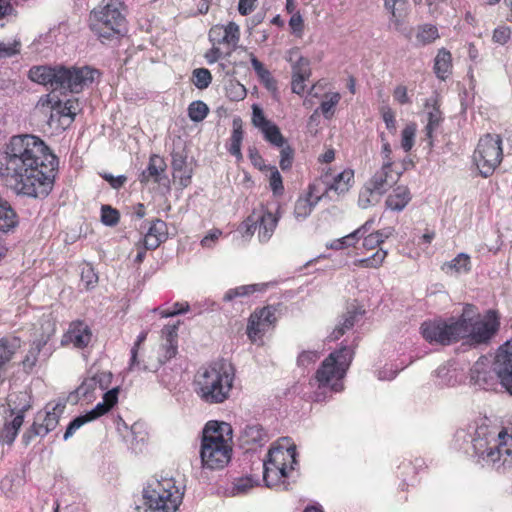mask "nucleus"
I'll list each match as a JSON object with an SVG mask.
<instances>
[{
	"instance_id": "nucleus-55",
	"label": "nucleus",
	"mask_w": 512,
	"mask_h": 512,
	"mask_svg": "<svg viewBox=\"0 0 512 512\" xmlns=\"http://www.w3.org/2000/svg\"><path fill=\"white\" fill-rule=\"evenodd\" d=\"M21 43L20 41H14L13 43L0 42V60L10 58L20 53Z\"/></svg>"
},
{
	"instance_id": "nucleus-64",
	"label": "nucleus",
	"mask_w": 512,
	"mask_h": 512,
	"mask_svg": "<svg viewBox=\"0 0 512 512\" xmlns=\"http://www.w3.org/2000/svg\"><path fill=\"white\" fill-rule=\"evenodd\" d=\"M111 410L109 405L105 402L98 403L92 410L88 411L85 415L89 418V421L96 420L102 415H105Z\"/></svg>"
},
{
	"instance_id": "nucleus-7",
	"label": "nucleus",
	"mask_w": 512,
	"mask_h": 512,
	"mask_svg": "<svg viewBox=\"0 0 512 512\" xmlns=\"http://www.w3.org/2000/svg\"><path fill=\"white\" fill-rule=\"evenodd\" d=\"M142 493L143 505H137L136 512H176L183 499L172 478H152Z\"/></svg>"
},
{
	"instance_id": "nucleus-59",
	"label": "nucleus",
	"mask_w": 512,
	"mask_h": 512,
	"mask_svg": "<svg viewBox=\"0 0 512 512\" xmlns=\"http://www.w3.org/2000/svg\"><path fill=\"white\" fill-rule=\"evenodd\" d=\"M209 40L212 45H221L224 43V25L217 24L209 31Z\"/></svg>"
},
{
	"instance_id": "nucleus-49",
	"label": "nucleus",
	"mask_w": 512,
	"mask_h": 512,
	"mask_svg": "<svg viewBox=\"0 0 512 512\" xmlns=\"http://www.w3.org/2000/svg\"><path fill=\"white\" fill-rule=\"evenodd\" d=\"M147 233L165 241L167 239V224L161 219H154L151 222Z\"/></svg>"
},
{
	"instance_id": "nucleus-52",
	"label": "nucleus",
	"mask_w": 512,
	"mask_h": 512,
	"mask_svg": "<svg viewBox=\"0 0 512 512\" xmlns=\"http://www.w3.org/2000/svg\"><path fill=\"white\" fill-rule=\"evenodd\" d=\"M280 168L285 171L291 168L293 157H294V150L290 145L284 144L283 147H280Z\"/></svg>"
},
{
	"instance_id": "nucleus-47",
	"label": "nucleus",
	"mask_w": 512,
	"mask_h": 512,
	"mask_svg": "<svg viewBox=\"0 0 512 512\" xmlns=\"http://www.w3.org/2000/svg\"><path fill=\"white\" fill-rule=\"evenodd\" d=\"M386 255H387V252L380 249L376 253H374L371 257L360 259L358 261V264L361 267H365V268H377L383 263Z\"/></svg>"
},
{
	"instance_id": "nucleus-25",
	"label": "nucleus",
	"mask_w": 512,
	"mask_h": 512,
	"mask_svg": "<svg viewBox=\"0 0 512 512\" xmlns=\"http://www.w3.org/2000/svg\"><path fill=\"white\" fill-rule=\"evenodd\" d=\"M66 336L75 347L84 348L90 343L92 334L87 325L79 322L69 329Z\"/></svg>"
},
{
	"instance_id": "nucleus-5",
	"label": "nucleus",
	"mask_w": 512,
	"mask_h": 512,
	"mask_svg": "<svg viewBox=\"0 0 512 512\" xmlns=\"http://www.w3.org/2000/svg\"><path fill=\"white\" fill-rule=\"evenodd\" d=\"M298 465L295 444L289 437H282L271 446L267 459L263 461V481L268 488L283 487L288 490L285 479L289 471L296 469Z\"/></svg>"
},
{
	"instance_id": "nucleus-2",
	"label": "nucleus",
	"mask_w": 512,
	"mask_h": 512,
	"mask_svg": "<svg viewBox=\"0 0 512 512\" xmlns=\"http://www.w3.org/2000/svg\"><path fill=\"white\" fill-rule=\"evenodd\" d=\"M472 312V305H467L457 318L424 321L420 332L427 342L442 346L451 345L460 339H466L470 345L486 344L498 331L499 322L491 317L475 319Z\"/></svg>"
},
{
	"instance_id": "nucleus-43",
	"label": "nucleus",
	"mask_w": 512,
	"mask_h": 512,
	"mask_svg": "<svg viewBox=\"0 0 512 512\" xmlns=\"http://www.w3.org/2000/svg\"><path fill=\"white\" fill-rule=\"evenodd\" d=\"M448 269L454 270L457 273H466L470 271V257L465 253H460L453 260L446 264Z\"/></svg>"
},
{
	"instance_id": "nucleus-62",
	"label": "nucleus",
	"mask_w": 512,
	"mask_h": 512,
	"mask_svg": "<svg viewBox=\"0 0 512 512\" xmlns=\"http://www.w3.org/2000/svg\"><path fill=\"white\" fill-rule=\"evenodd\" d=\"M173 177L174 179H179V184L181 187H187L191 182L192 168L183 167L181 171L173 172Z\"/></svg>"
},
{
	"instance_id": "nucleus-63",
	"label": "nucleus",
	"mask_w": 512,
	"mask_h": 512,
	"mask_svg": "<svg viewBox=\"0 0 512 512\" xmlns=\"http://www.w3.org/2000/svg\"><path fill=\"white\" fill-rule=\"evenodd\" d=\"M188 310H189V304L187 302L186 303L176 302V303L173 304V308L172 309L162 310L160 312V314H161L162 317L167 318V317H172V316H175V315H178V314L185 313Z\"/></svg>"
},
{
	"instance_id": "nucleus-60",
	"label": "nucleus",
	"mask_w": 512,
	"mask_h": 512,
	"mask_svg": "<svg viewBox=\"0 0 512 512\" xmlns=\"http://www.w3.org/2000/svg\"><path fill=\"white\" fill-rule=\"evenodd\" d=\"M240 38L239 26L234 22H229L226 25V44L235 45Z\"/></svg>"
},
{
	"instance_id": "nucleus-32",
	"label": "nucleus",
	"mask_w": 512,
	"mask_h": 512,
	"mask_svg": "<svg viewBox=\"0 0 512 512\" xmlns=\"http://www.w3.org/2000/svg\"><path fill=\"white\" fill-rule=\"evenodd\" d=\"M242 139H243L242 120L240 118H235L233 120V133H232V137H231L232 142H231L229 151L237 159L242 158V153H241Z\"/></svg>"
},
{
	"instance_id": "nucleus-16",
	"label": "nucleus",
	"mask_w": 512,
	"mask_h": 512,
	"mask_svg": "<svg viewBox=\"0 0 512 512\" xmlns=\"http://www.w3.org/2000/svg\"><path fill=\"white\" fill-rule=\"evenodd\" d=\"M401 173L393 172L392 162L384 161L380 170L375 172L372 178L367 182L369 187L374 191L380 192L384 195L393 185H395Z\"/></svg>"
},
{
	"instance_id": "nucleus-46",
	"label": "nucleus",
	"mask_w": 512,
	"mask_h": 512,
	"mask_svg": "<svg viewBox=\"0 0 512 512\" xmlns=\"http://www.w3.org/2000/svg\"><path fill=\"white\" fill-rule=\"evenodd\" d=\"M147 335H148L147 331H142L138 335L135 343L133 344V346L131 348V357H130V363H129V370H132L135 367H138L139 369L142 368V366H140V362L138 360V350H139L141 344L146 340Z\"/></svg>"
},
{
	"instance_id": "nucleus-12",
	"label": "nucleus",
	"mask_w": 512,
	"mask_h": 512,
	"mask_svg": "<svg viewBox=\"0 0 512 512\" xmlns=\"http://www.w3.org/2000/svg\"><path fill=\"white\" fill-rule=\"evenodd\" d=\"M276 309L272 306H266L256 309L249 317L247 324L248 338L253 342H261L266 332L274 328L277 318Z\"/></svg>"
},
{
	"instance_id": "nucleus-28",
	"label": "nucleus",
	"mask_w": 512,
	"mask_h": 512,
	"mask_svg": "<svg viewBox=\"0 0 512 512\" xmlns=\"http://www.w3.org/2000/svg\"><path fill=\"white\" fill-rule=\"evenodd\" d=\"M20 346L21 341L17 337L0 339V370L13 358Z\"/></svg>"
},
{
	"instance_id": "nucleus-38",
	"label": "nucleus",
	"mask_w": 512,
	"mask_h": 512,
	"mask_svg": "<svg viewBox=\"0 0 512 512\" xmlns=\"http://www.w3.org/2000/svg\"><path fill=\"white\" fill-rule=\"evenodd\" d=\"M261 132L263 133L264 138L272 145L283 147V145L286 144V139L281 134L280 129L272 122L263 128Z\"/></svg>"
},
{
	"instance_id": "nucleus-8",
	"label": "nucleus",
	"mask_w": 512,
	"mask_h": 512,
	"mask_svg": "<svg viewBox=\"0 0 512 512\" xmlns=\"http://www.w3.org/2000/svg\"><path fill=\"white\" fill-rule=\"evenodd\" d=\"M224 422L208 421L202 429L200 460L203 470H222L224 468Z\"/></svg>"
},
{
	"instance_id": "nucleus-30",
	"label": "nucleus",
	"mask_w": 512,
	"mask_h": 512,
	"mask_svg": "<svg viewBox=\"0 0 512 512\" xmlns=\"http://www.w3.org/2000/svg\"><path fill=\"white\" fill-rule=\"evenodd\" d=\"M451 60L452 56L448 50L442 48L438 51L434 64V71L437 77L442 80L447 78L451 72Z\"/></svg>"
},
{
	"instance_id": "nucleus-18",
	"label": "nucleus",
	"mask_w": 512,
	"mask_h": 512,
	"mask_svg": "<svg viewBox=\"0 0 512 512\" xmlns=\"http://www.w3.org/2000/svg\"><path fill=\"white\" fill-rule=\"evenodd\" d=\"M29 408V404H25L19 409L17 407L11 408V415L15 414V417L11 421H6L2 429H0L1 444L11 445L14 442L23 424L24 414Z\"/></svg>"
},
{
	"instance_id": "nucleus-26",
	"label": "nucleus",
	"mask_w": 512,
	"mask_h": 512,
	"mask_svg": "<svg viewBox=\"0 0 512 512\" xmlns=\"http://www.w3.org/2000/svg\"><path fill=\"white\" fill-rule=\"evenodd\" d=\"M287 61L291 63L292 76L294 77H307L311 76L310 61L299 55L298 50L289 51Z\"/></svg>"
},
{
	"instance_id": "nucleus-24",
	"label": "nucleus",
	"mask_w": 512,
	"mask_h": 512,
	"mask_svg": "<svg viewBox=\"0 0 512 512\" xmlns=\"http://www.w3.org/2000/svg\"><path fill=\"white\" fill-rule=\"evenodd\" d=\"M363 313L364 311L357 307H353L351 310H348L343 314L342 321L335 327L333 332L330 334L329 339L331 341H335L343 336L347 330L351 329L355 325L358 316Z\"/></svg>"
},
{
	"instance_id": "nucleus-20",
	"label": "nucleus",
	"mask_w": 512,
	"mask_h": 512,
	"mask_svg": "<svg viewBox=\"0 0 512 512\" xmlns=\"http://www.w3.org/2000/svg\"><path fill=\"white\" fill-rule=\"evenodd\" d=\"M354 182V172L353 170L347 169L343 172L339 173L336 177H334L332 183L328 184L325 188V191L322 193L323 197L328 196L330 199L331 192L336 193L338 196L346 193L352 183Z\"/></svg>"
},
{
	"instance_id": "nucleus-42",
	"label": "nucleus",
	"mask_w": 512,
	"mask_h": 512,
	"mask_svg": "<svg viewBox=\"0 0 512 512\" xmlns=\"http://www.w3.org/2000/svg\"><path fill=\"white\" fill-rule=\"evenodd\" d=\"M264 288H265L264 284H251V285H244V286L236 287V288L230 289L228 292H226V300H232L235 297H239V296H247L256 291H262V290H264Z\"/></svg>"
},
{
	"instance_id": "nucleus-15",
	"label": "nucleus",
	"mask_w": 512,
	"mask_h": 512,
	"mask_svg": "<svg viewBox=\"0 0 512 512\" xmlns=\"http://www.w3.org/2000/svg\"><path fill=\"white\" fill-rule=\"evenodd\" d=\"M50 334L47 336H41V338L35 340L27 355L22 361L23 370L27 373L31 372L35 367L39 356L42 360L46 361L53 353V347L49 344Z\"/></svg>"
},
{
	"instance_id": "nucleus-14",
	"label": "nucleus",
	"mask_w": 512,
	"mask_h": 512,
	"mask_svg": "<svg viewBox=\"0 0 512 512\" xmlns=\"http://www.w3.org/2000/svg\"><path fill=\"white\" fill-rule=\"evenodd\" d=\"M493 369L501 387L512 395V351L508 350L507 343L498 349Z\"/></svg>"
},
{
	"instance_id": "nucleus-1",
	"label": "nucleus",
	"mask_w": 512,
	"mask_h": 512,
	"mask_svg": "<svg viewBox=\"0 0 512 512\" xmlns=\"http://www.w3.org/2000/svg\"><path fill=\"white\" fill-rule=\"evenodd\" d=\"M58 158L39 137H11L0 153V178L17 195L45 198L53 189Z\"/></svg>"
},
{
	"instance_id": "nucleus-51",
	"label": "nucleus",
	"mask_w": 512,
	"mask_h": 512,
	"mask_svg": "<svg viewBox=\"0 0 512 512\" xmlns=\"http://www.w3.org/2000/svg\"><path fill=\"white\" fill-rule=\"evenodd\" d=\"M172 162L171 166L173 169V172L175 171H181L183 167H189L187 163V155L184 151V149H173L171 152Z\"/></svg>"
},
{
	"instance_id": "nucleus-61",
	"label": "nucleus",
	"mask_w": 512,
	"mask_h": 512,
	"mask_svg": "<svg viewBox=\"0 0 512 512\" xmlns=\"http://www.w3.org/2000/svg\"><path fill=\"white\" fill-rule=\"evenodd\" d=\"M511 37V29L509 27H498L493 32V41L500 45L506 44Z\"/></svg>"
},
{
	"instance_id": "nucleus-37",
	"label": "nucleus",
	"mask_w": 512,
	"mask_h": 512,
	"mask_svg": "<svg viewBox=\"0 0 512 512\" xmlns=\"http://www.w3.org/2000/svg\"><path fill=\"white\" fill-rule=\"evenodd\" d=\"M95 381L94 376L85 378L81 385L69 395V400L77 403L79 397H88L97 387Z\"/></svg>"
},
{
	"instance_id": "nucleus-3",
	"label": "nucleus",
	"mask_w": 512,
	"mask_h": 512,
	"mask_svg": "<svg viewBox=\"0 0 512 512\" xmlns=\"http://www.w3.org/2000/svg\"><path fill=\"white\" fill-rule=\"evenodd\" d=\"M488 422L484 418L477 424L471 438V456L481 466L499 470L512 463V435Z\"/></svg>"
},
{
	"instance_id": "nucleus-19",
	"label": "nucleus",
	"mask_w": 512,
	"mask_h": 512,
	"mask_svg": "<svg viewBox=\"0 0 512 512\" xmlns=\"http://www.w3.org/2000/svg\"><path fill=\"white\" fill-rule=\"evenodd\" d=\"M317 193L316 185H310L308 192L297 199L293 213L298 221L306 219L311 214L313 208L323 198L322 194L319 195Z\"/></svg>"
},
{
	"instance_id": "nucleus-23",
	"label": "nucleus",
	"mask_w": 512,
	"mask_h": 512,
	"mask_svg": "<svg viewBox=\"0 0 512 512\" xmlns=\"http://www.w3.org/2000/svg\"><path fill=\"white\" fill-rule=\"evenodd\" d=\"M48 104H51L50 108L52 109V112L50 114V118L48 123L51 125L54 121V118L57 117L58 120L61 117H69L70 122H72L76 116V109L78 107V101L77 100H67L63 105L60 100L55 101L52 103L50 100H48Z\"/></svg>"
},
{
	"instance_id": "nucleus-45",
	"label": "nucleus",
	"mask_w": 512,
	"mask_h": 512,
	"mask_svg": "<svg viewBox=\"0 0 512 512\" xmlns=\"http://www.w3.org/2000/svg\"><path fill=\"white\" fill-rule=\"evenodd\" d=\"M120 220V213L117 209L110 205H102L101 207V221L104 225L113 227L118 224Z\"/></svg>"
},
{
	"instance_id": "nucleus-29",
	"label": "nucleus",
	"mask_w": 512,
	"mask_h": 512,
	"mask_svg": "<svg viewBox=\"0 0 512 512\" xmlns=\"http://www.w3.org/2000/svg\"><path fill=\"white\" fill-rule=\"evenodd\" d=\"M251 65L259 78L260 82L269 91H276L277 82L271 72L254 55L251 56Z\"/></svg>"
},
{
	"instance_id": "nucleus-10",
	"label": "nucleus",
	"mask_w": 512,
	"mask_h": 512,
	"mask_svg": "<svg viewBox=\"0 0 512 512\" xmlns=\"http://www.w3.org/2000/svg\"><path fill=\"white\" fill-rule=\"evenodd\" d=\"M222 367L223 365L219 364V368L215 366L201 368L195 375L194 391L207 403H222L224 401Z\"/></svg>"
},
{
	"instance_id": "nucleus-54",
	"label": "nucleus",
	"mask_w": 512,
	"mask_h": 512,
	"mask_svg": "<svg viewBox=\"0 0 512 512\" xmlns=\"http://www.w3.org/2000/svg\"><path fill=\"white\" fill-rule=\"evenodd\" d=\"M88 422H90L89 418H87L85 414L79 415L76 418H74L67 426L63 439L65 441L68 440L80 427H82L84 424Z\"/></svg>"
},
{
	"instance_id": "nucleus-39",
	"label": "nucleus",
	"mask_w": 512,
	"mask_h": 512,
	"mask_svg": "<svg viewBox=\"0 0 512 512\" xmlns=\"http://www.w3.org/2000/svg\"><path fill=\"white\" fill-rule=\"evenodd\" d=\"M192 83L200 90L208 88L212 81V75L206 68H196L192 71Z\"/></svg>"
},
{
	"instance_id": "nucleus-31",
	"label": "nucleus",
	"mask_w": 512,
	"mask_h": 512,
	"mask_svg": "<svg viewBox=\"0 0 512 512\" xmlns=\"http://www.w3.org/2000/svg\"><path fill=\"white\" fill-rule=\"evenodd\" d=\"M259 485V480L251 476L236 478L229 492L230 496H240L247 494L252 488Z\"/></svg>"
},
{
	"instance_id": "nucleus-53",
	"label": "nucleus",
	"mask_w": 512,
	"mask_h": 512,
	"mask_svg": "<svg viewBox=\"0 0 512 512\" xmlns=\"http://www.w3.org/2000/svg\"><path fill=\"white\" fill-rule=\"evenodd\" d=\"M415 132L416 128L414 125H407L402 130L401 146L404 149V151L408 152L412 149L414 145Z\"/></svg>"
},
{
	"instance_id": "nucleus-13",
	"label": "nucleus",
	"mask_w": 512,
	"mask_h": 512,
	"mask_svg": "<svg viewBox=\"0 0 512 512\" xmlns=\"http://www.w3.org/2000/svg\"><path fill=\"white\" fill-rule=\"evenodd\" d=\"M178 325H165L162 329V337L164 342L160 347V355L158 357L157 364L150 367L147 365L142 366L143 371L156 372L159 367L165 364L167 361L174 358L178 352Z\"/></svg>"
},
{
	"instance_id": "nucleus-50",
	"label": "nucleus",
	"mask_w": 512,
	"mask_h": 512,
	"mask_svg": "<svg viewBox=\"0 0 512 512\" xmlns=\"http://www.w3.org/2000/svg\"><path fill=\"white\" fill-rule=\"evenodd\" d=\"M81 281L86 289H92L98 282V275L91 265H86L81 271Z\"/></svg>"
},
{
	"instance_id": "nucleus-58",
	"label": "nucleus",
	"mask_w": 512,
	"mask_h": 512,
	"mask_svg": "<svg viewBox=\"0 0 512 512\" xmlns=\"http://www.w3.org/2000/svg\"><path fill=\"white\" fill-rule=\"evenodd\" d=\"M339 100L340 95L338 93H333L329 100L321 103L320 109L325 118L329 119L333 115V108L338 104Z\"/></svg>"
},
{
	"instance_id": "nucleus-36",
	"label": "nucleus",
	"mask_w": 512,
	"mask_h": 512,
	"mask_svg": "<svg viewBox=\"0 0 512 512\" xmlns=\"http://www.w3.org/2000/svg\"><path fill=\"white\" fill-rule=\"evenodd\" d=\"M439 38L438 29L432 24H423L418 27L416 39L421 45H427Z\"/></svg>"
},
{
	"instance_id": "nucleus-21",
	"label": "nucleus",
	"mask_w": 512,
	"mask_h": 512,
	"mask_svg": "<svg viewBox=\"0 0 512 512\" xmlns=\"http://www.w3.org/2000/svg\"><path fill=\"white\" fill-rule=\"evenodd\" d=\"M412 196L407 186L396 187L385 200V206L391 211L400 212L405 209L411 201Z\"/></svg>"
},
{
	"instance_id": "nucleus-44",
	"label": "nucleus",
	"mask_w": 512,
	"mask_h": 512,
	"mask_svg": "<svg viewBox=\"0 0 512 512\" xmlns=\"http://www.w3.org/2000/svg\"><path fill=\"white\" fill-rule=\"evenodd\" d=\"M247 91L244 85L237 81L230 80L226 85V98L232 101H240L246 97Z\"/></svg>"
},
{
	"instance_id": "nucleus-11",
	"label": "nucleus",
	"mask_w": 512,
	"mask_h": 512,
	"mask_svg": "<svg viewBox=\"0 0 512 512\" xmlns=\"http://www.w3.org/2000/svg\"><path fill=\"white\" fill-rule=\"evenodd\" d=\"M279 218V216L261 205L259 210L255 209L252 214L239 225L237 233L241 234L245 240H248L258 227L259 241L265 243L272 237Z\"/></svg>"
},
{
	"instance_id": "nucleus-40",
	"label": "nucleus",
	"mask_w": 512,
	"mask_h": 512,
	"mask_svg": "<svg viewBox=\"0 0 512 512\" xmlns=\"http://www.w3.org/2000/svg\"><path fill=\"white\" fill-rule=\"evenodd\" d=\"M209 112L208 106L201 100H196L188 106V116L193 122L204 120Z\"/></svg>"
},
{
	"instance_id": "nucleus-48",
	"label": "nucleus",
	"mask_w": 512,
	"mask_h": 512,
	"mask_svg": "<svg viewBox=\"0 0 512 512\" xmlns=\"http://www.w3.org/2000/svg\"><path fill=\"white\" fill-rule=\"evenodd\" d=\"M223 232L221 229L214 228L207 232V234L201 239L200 245L205 249H212L219 243Z\"/></svg>"
},
{
	"instance_id": "nucleus-9",
	"label": "nucleus",
	"mask_w": 512,
	"mask_h": 512,
	"mask_svg": "<svg viewBox=\"0 0 512 512\" xmlns=\"http://www.w3.org/2000/svg\"><path fill=\"white\" fill-rule=\"evenodd\" d=\"M502 140L499 135L486 134L480 138L474 151V161L481 176L487 178L493 174L502 161Z\"/></svg>"
},
{
	"instance_id": "nucleus-57",
	"label": "nucleus",
	"mask_w": 512,
	"mask_h": 512,
	"mask_svg": "<svg viewBox=\"0 0 512 512\" xmlns=\"http://www.w3.org/2000/svg\"><path fill=\"white\" fill-rule=\"evenodd\" d=\"M252 110V123L255 127L262 130L271 123L266 119L263 110L258 105L254 104Z\"/></svg>"
},
{
	"instance_id": "nucleus-6",
	"label": "nucleus",
	"mask_w": 512,
	"mask_h": 512,
	"mask_svg": "<svg viewBox=\"0 0 512 512\" xmlns=\"http://www.w3.org/2000/svg\"><path fill=\"white\" fill-rule=\"evenodd\" d=\"M89 28L102 43L123 36L127 28L121 1L102 0L90 12Z\"/></svg>"
},
{
	"instance_id": "nucleus-22",
	"label": "nucleus",
	"mask_w": 512,
	"mask_h": 512,
	"mask_svg": "<svg viewBox=\"0 0 512 512\" xmlns=\"http://www.w3.org/2000/svg\"><path fill=\"white\" fill-rule=\"evenodd\" d=\"M335 354H329L328 357L322 362L321 366L316 371L315 378L319 386L327 385L335 376L343 377L338 366L335 364Z\"/></svg>"
},
{
	"instance_id": "nucleus-35",
	"label": "nucleus",
	"mask_w": 512,
	"mask_h": 512,
	"mask_svg": "<svg viewBox=\"0 0 512 512\" xmlns=\"http://www.w3.org/2000/svg\"><path fill=\"white\" fill-rule=\"evenodd\" d=\"M335 364L338 366L341 374H345L353 359V350L348 346H342L339 350L332 352Z\"/></svg>"
},
{
	"instance_id": "nucleus-34",
	"label": "nucleus",
	"mask_w": 512,
	"mask_h": 512,
	"mask_svg": "<svg viewBox=\"0 0 512 512\" xmlns=\"http://www.w3.org/2000/svg\"><path fill=\"white\" fill-rule=\"evenodd\" d=\"M64 409L65 405L58 403L52 408V410H47L44 413H42L41 421L44 423L45 428H47L48 432L53 431L57 427L60 416L63 413Z\"/></svg>"
},
{
	"instance_id": "nucleus-56",
	"label": "nucleus",
	"mask_w": 512,
	"mask_h": 512,
	"mask_svg": "<svg viewBox=\"0 0 512 512\" xmlns=\"http://www.w3.org/2000/svg\"><path fill=\"white\" fill-rule=\"evenodd\" d=\"M270 170V187L274 194L280 195L284 191L281 174L279 173L275 166H272Z\"/></svg>"
},
{
	"instance_id": "nucleus-27",
	"label": "nucleus",
	"mask_w": 512,
	"mask_h": 512,
	"mask_svg": "<svg viewBox=\"0 0 512 512\" xmlns=\"http://www.w3.org/2000/svg\"><path fill=\"white\" fill-rule=\"evenodd\" d=\"M432 102V109L428 112V123L425 127L426 137L432 139L433 132L440 126L443 121L442 112L439 109L437 98H430L426 102V107ZM430 145L432 142L430 141Z\"/></svg>"
},
{
	"instance_id": "nucleus-41",
	"label": "nucleus",
	"mask_w": 512,
	"mask_h": 512,
	"mask_svg": "<svg viewBox=\"0 0 512 512\" xmlns=\"http://www.w3.org/2000/svg\"><path fill=\"white\" fill-rule=\"evenodd\" d=\"M245 436L247 443L263 445L267 441V435L260 425L247 426Z\"/></svg>"
},
{
	"instance_id": "nucleus-33",
	"label": "nucleus",
	"mask_w": 512,
	"mask_h": 512,
	"mask_svg": "<svg viewBox=\"0 0 512 512\" xmlns=\"http://www.w3.org/2000/svg\"><path fill=\"white\" fill-rule=\"evenodd\" d=\"M381 197L382 194L380 192L374 191L372 187H369V184L366 183L360 191L358 205L362 209H366L379 203Z\"/></svg>"
},
{
	"instance_id": "nucleus-4",
	"label": "nucleus",
	"mask_w": 512,
	"mask_h": 512,
	"mask_svg": "<svg viewBox=\"0 0 512 512\" xmlns=\"http://www.w3.org/2000/svg\"><path fill=\"white\" fill-rule=\"evenodd\" d=\"M98 70L88 66L65 67L63 65L33 66L28 72L31 81L52 88L71 93H80L85 86L92 84Z\"/></svg>"
},
{
	"instance_id": "nucleus-17",
	"label": "nucleus",
	"mask_w": 512,
	"mask_h": 512,
	"mask_svg": "<svg viewBox=\"0 0 512 512\" xmlns=\"http://www.w3.org/2000/svg\"><path fill=\"white\" fill-rule=\"evenodd\" d=\"M166 167L162 157L156 154L151 155L147 168L139 176L140 183L146 185L152 179L155 183L166 186L169 183L165 174Z\"/></svg>"
}]
</instances>
